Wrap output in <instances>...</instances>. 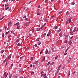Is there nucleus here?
Segmentation results:
<instances>
[{"instance_id":"f257e3e1","label":"nucleus","mask_w":78,"mask_h":78,"mask_svg":"<svg viewBox=\"0 0 78 78\" xmlns=\"http://www.w3.org/2000/svg\"><path fill=\"white\" fill-rule=\"evenodd\" d=\"M43 73H44V72L42 71L41 73V77H42V76L44 77V76H46V74H43Z\"/></svg>"},{"instance_id":"f03ea898","label":"nucleus","mask_w":78,"mask_h":78,"mask_svg":"<svg viewBox=\"0 0 78 78\" xmlns=\"http://www.w3.org/2000/svg\"><path fill=\"white\" fill-rule=\"evenodd\" d=\"M72 40H70L68 42V43L69 44V45H70L72 43V42H71Z\"/></svg>"},{"instance_id":"7ed1b4c3","label":"nucleus","mask_w":78,"mask_h":78,"mask_svg":"<svg viewBox=\"0 0 78 78\" xmlns=\"http://www.w3.org/2000/svg\"><path fill=\"white\" fill-rule=\"evenodd\" d=\"M19 24H20V23L19 22H18L16 23V24H15L14 25L15 26L16 25V26H18Z\"/></svg>"},{"instance_id":"20e7f679","label":"nucleus","mask_w":78,"mask_h":78,"mask_svg":"<svg viewBox=\"0 0 78 78\" xmlns=\"http://www.w3.org/2000/svg\"><path fill=\"white\" fill-rule=\"evenodd\" d=\"M12 55L10 54L9 56H8V59L9 60L10 59H11V56Z\"/></svg>"},{"instance_id":"39448f33","label":"nucleus","mask_w":78,"mask_h":78,"mask_svg":"<svg viewBox=\"0 0 78 78\" xmlns=\"http://www.w3.org/2000/svg\"><path fill=\"white\" fill-rule=\"evenodd\" d=\"M64 36L65 37V39H67L68 37V35H67L65 34L64 35Z\"/></svg>"},{"instance_id":"423d86ee","label":"nucleus","mask_w":78,"mask_h":78,"mask_svg":"<svg viewBox=\"0 0 78 78\" xmlns=\"http://www.w3.org/2000/svg\"><path fill=\"white\" fill-rule=\"evenodd\" d=\"M61 67V65H60L58 67V71H59V70H60V68Z\"/></svg>"},{"instance_id":"0eeeda50","label":"nucleus","mask_w":78,"mask_h":78,"mask_svg":"<svg viewBox=\"0 0 78 78\" xmlns=\"http://www.w3.org/2000/svg\"><path fill=\"white\" fill-rule=\"evenodd\" d=\"M50 34H51V33L48 32L47 34V36L48 37L49 36H50Z\"/></svg>"},{"instance_id":"6e6552de","label":"nucleus","mask_w":78,"mask_h":78,"mask_svg":"<svg viewBox=\"0 0 78 78\" xmlns=\"http://www.w3.org/2000/svg\"><path fill=\"white\" fill-rule=\"evenodd\" d=\"M31 30L33 32H34V29L33 27H32L31 28Z\"/></svg>"},{"instance_id":"1a4fd4ad","label":"nucleus","mask_w":78,"mask_h":78,"mask_svg":"<svg viewBox=\"0 0 78 78\" xmlns=\"http://www.w3.org/2000/svg\"><path fill=\"white\" fill-rule=\"evenodd\" d=\"M19 41H20V39L19 38H18L16 41V42H19Z\"/></svg>"},{"instance_id":"9d476101","label":"nucleus","mask_w":78,"mask_h":78,"mask_svg":"<svg viewBox=\"0 0 78 78\" xmlns=\"http://www.w3.org/2000/svg\"><path fill=\"white\" fill-rule=\"evenodd\" d=\"M48 49H46L45 52L46 55L47 54V53H48Z\"/></svg>"},{"instance_id":"9b49d317","label":"nucleus","mask_w":78,"mask_h":78,"mask_svg":"<svg viewBox=\"0 0 78 78\" xmlns=\"http://www.w3.org/2000/svg\"><path fill=\"white\" fill-rule=\"evenodd\" d=\"M41 30V28H38L37 29V31H39L40 30Z\"/></svg>"},{"instance_id":"f8f14e48","label":"nucleus","mask_w":78,"mask_h":78,"mask_svg":"<svg viewBox=\"0 0 78 78\" xmlns=\"http://www.w3.org/2000/svg\"><path fill=\"white\" fill-rule=\"evenodd\" d=\"M11 25V22H10L8 24V26H10V25Z\"/></svg>"},{"instance_id":"ddd939ff","label":"nucleus","mask_w":78,"mask_h":78,"mask_svg":"<svg viewBox=\"0 0 78 78\" xmlns=\"http://www.w3.org/2000/svg\"><path fill=\"white\" fill-rule=\"evenodd\" d=\"M34 72H31L30 75H34Z\"/></svg>"},{"instance_id":"4468645a","label":"nucleus","mask_w":78,"mask_h":78,"mask_svg":"<svg viewBox=\"0 0 78 78\" xmlns=\"http://www.w3.org/2000/svg\"><path fill=\"white\" fill-rule=\"evenodd\" d=\"M39 39H40V38L38 37L37 39V41H39Z\"/></svg>"},{"instance_id":"2eb2a0df","label":"nucleus","mask_w":78,"mask_h":78,"mask_svg":"<svg viewBox=\"0 0 78 78\" xmlns=\"http://www.w3.org/2000/svg\"><path fill=\"white\" fill-rule=\"evenodd\" d=\"M27 25H28V24H27V23H25L24 24V26H25V27H27Z\"/></svg>"},{"instance_id":"dca6fc26","label":"nucleus","mask_w":78,"mask_h":78,"mask_svg":"<svg viewBox=\"0 0 78 78\" xmlns=\"http://www.w3.org/2000/svg\"><path fill=\"white\" fill-rule=\"evenodd\" d=\"M17 30H19V29H20V26H17Z\"/></svg>"},{"instance_id":"f3484780","label":"nucleus","mask_w":78,"mask_h":78,"mask_svg":"<svg viewBox=\"0 0 78 78\" xmlns=\"http://www.w3.org/2000/svg\"><path fill=\"white\" fill-rule=\"evenodd\" d=\"M37 63H38V61H36L35 62L34 64H35L37 65Z\"/></svg>"},{"instance_id":"a211bd4d","label":"nucleus","mask_w":78,"mask_h":78,"mask_svg":"<svg viewBox=\"0 0 78 78\" xmlns=\"http://www.w3.org/2000/svg\"><path fill=\"white\" fill-rule=\"evenodd\" d=\"M51 51H49L48 52V54H49V55H50V54H51Z\"/></svg>"},{"instance_id":"6ab92c4d","label":"nucleus","mask_w":78,"mask_h":78,"mask_svg":"<svg viewBox=\"0 0 78 78\" xmlns=\"http://www.w3.org/2000/svg\"><path fill=\"white\" fill-rule=\"evenodd\" d=\"M41 44V42H39L38 43V45H40V44Z\"/></svg>"},{"instance_id":"aec40b11","label":"nucleus","mask_w":78,"mask_h":78,"mask_svg":"<svg viewBox=\"0 0 78 78\" xmlns=\"http://www.w3.org/2000/svg\"><path fill=\"white\" fill-rule=\"evenodd\" d=\"M30 60H31V61H33V57H31Z\"/></svg>"},{"instance_id":"412c9836","label":"nucleus","mask_w":78,"mask_h":78,"mask_svg":"<svg viewBox=\"0 0 78 78\" xmlns=\"http://www.w3.org/2000/svg\"><path fill=\"white\" fill-rule=\"evenodd\" d=\"M68 42L67 40H66L64 41V43H66V44H67Z\"/></svg>"},{"instance_id":"4be33fe9","label":"nucleus","mask_w":78,"mask_h":78,"mask_svg":"<svg viewBox=\"0 0 78 78\" xmlns=\"http://www.w3.org/2000/svg\"><path fill=\"white\" fill-rule=\"evenodd\" d=\"M3 76H4V77H5L6 76V72H5L4 73V74L3 75Z\"/></svg>"},{"instance_id":"5701e85b","label":"nucleus","mask_w":78,"mask_h":78,"mask_svg":"<svg viewBox=\"0 0 78 78\" xmlns=\"http://www.w3.org/2000/svg\"><path fill=\"white\" fill-rule=\"evenodd\" d=\"M5 18V16H3L2 17V18H0V20H2V19H3V18Z\"/></svg>"},{"instance_id":"b1692460","label":"nucleus","mask_w":78,"mask_h":78,"mask_svg":"<svg viewBox=\"0 0 78 78\" xmlns=\"http://www.w3.org/2000/svg\"><path fill=\"white\" fill-rule=\"evenodd\" d=\"M45 35H46V34H44L43 35V37H45Z\"/></svg>"},{"instance_id":"393cba45","label":"nucleus","mask_w":78,"mask_h":78,"mask_svg":"<svg viewBox=\"0 0 78 78\" xmlns=\"http://www.w3.org/2000/svg\"><path fill=\"white\" fill-rule=\"evenodd\" d=\"M9 7H7L6 8H5V9H6V10H7V9H9Z\"/></svg>"},{"instance_id":"a878e982","label":"nucleus","mask_w":78,"mask_h":78,"mask_svg":"<svg viewBox=\"0 0 78 78\" xmlns=\"http://www.w3.org/2000/svg\"><path fill=\"white\" fill-rule=\"evenodd\" d=\"M70 71H69V72L68 75V76H69L70 75Z\"/></svg>"},{"instance_id":"bb28decb","label":"nucleus","mask_w":78,"mask_h":78,"mask_svg":"<svg viewBox=\"0 0 78 78\" xmlns=\"http://www.w3.org/2000/svg\"><path fill=\"white\" fill-rule=\"evenodd\" d=\"M45 61V57H44L42 61Z\"/></svg>"},{"instance_id":"cd10ccee","label":"nucleus","mask_w":78,"mask_h":78,"mask_svg":"<svg viewBox=\"0 0 78 78\" xmlns=\"http://www.w3.org/2000/svg\"><path fill=\"white\" fill-rule=\"evenodd\" d=\"M37 15H41V13H39V12H38L37 13Z\"/></svg>"},{"instance_id":"c85d7f7f","label":"nucleus","mask_w":78,"mask_h":78,"mask_svg":"<svg viewBox=\"0 0 78 78\" xmlns=\"http://www.w3.org/2000/svg\"><path fill=\"white\" fill-rule=\"evenodd\" d=\"M9 31H8V32H6L5 33V35H7V34H8V33H9Z\"/></svg>"},{"instance_id":"c756f323","label":"nucleus","mask_w":78,"mask_h":78,"mask_svg":"<svg viewBox=\"0 0 78 78\" xmlns=\"http://www.w3.org/2000/svg\"><path fill=\"white\" fill-rule=\"evenodd\" d=\"M58 55H57L56 57H55V59L56 60V59H57V58H58Z\"/></svg>"},{"instance_id":"7c9ffc66","label":"nucleus","mask_w":78,"mask_h":78,"mask_svg":"<svg viewBox=\"0 0 78 78\" xmlns=\"http://www.w3.org/2000/svg\"><path fill=\"white\" fill-rule=\"evenodd\" d=\"M13 63L11 65V68H12V66H13Z\"/></svg>"},{"instance_id":"2f4dec72","label":"nucleus","mask_w":78,"mask_h":78,"mask_svg":"<svg viewBox=\"0 0 78 78\" xmlns=\"http://www.w3.org/2000/svg\"><path fill=\"white\" fill-rule=\"evenodd\" d=\"M12 76V75H10L9 76V78H11V77Z\"/></svg>"},{"instance_id":"473e14b6","label":"nucleus","mask_w":78,"mask_h":78,"mask_svg":"<svg viewBox=\"0 0 78 78\" xmlns=\"http://www.w3.org/2000/svg\"><path fill=\"white\" fill-rule=\"evenodd\" d=\"M37 7L38 8H40V5H38Z\"/></svg>"},{"instance_id":"72a5a7b5","label":"nucleus","mask_w":78,"mask_h":78,"mask_svg":"<svg viewBox=\"0 0 78 78\" xmlns=\"http://www.w3.org/2000/svg\"><path fill=\"white\" fill-rule=\"evenodd\" d=\"M53 17H54V15H53L51 16V19Z\"/></svg>"},{"instance_id":"f704fd0d","label":"nucleus","mask_w":78,"mask_h":78,"mask_svg":"<svg viewBox=\"0 0 78 78\" xmlns=\"http://www.w3.org/2000/svg\"><path fill=\"white\" fill-rule=\"evenodd\" d=\"M42 51H43V50H41V52H40V54L41 55L42 54Z\"/></svg>"},{"instance_id":"c9c22d12","label":"nucleus","mask_w":78,"mask_h":78,"mask_svg":"<svg viewBox=\"0 0 78 78\" xmlns=\"http://www.w3.org/2000/svg\"><path fill=\"white\" fill-rule=\"evenodd\" d=\"M68 22H69V20H67L66 21V24H67V23H68Z\"/></svg>"},{"instance_id":"e433bc0d","label":"nucleus","mask_w":78,"mask_h":78,"mask_svg":"<svg viewBox=\"0 0 78 78\" xmlns=\"http://www.w3.org/2000/svg\"><path fill=\"white\" fill-rule=\"evenodd\" d=\"M66 15H67V16H69V12H66Z\"/></svg>"},{"instance_id":"4c0bfd02","label":"nucleus","mask_w":78,"mask_h":78,"mask_svg":"<svg viewBox=\"0 0 78 78\" xmlns=\"http://www.w3.org/2000/svg\"><path fill=\"white\" fill-rule=\"evenodd\" d=\"M17 45L18 46H19V47H20V43H18V44H17Z\"/></svg>"},{"instance_id":"58836bf2","label":"nucleus","mask_w":78,"mask_h":78,"mask_svg":"<svg viewBox=\"0 0 78 78\" xmlns=\"http://www.w3.org/2000/svg\"><path fill=\"white\" fill-rule=\"evenodd\" d=\"M26 17H27V16H24L23 17V18L24 19L26 18Z\"/></svg>"},{"instance_id":"ea45409f","label":"nucleus","mask_w":78,"mask_h":78,"mask_svg":"<svg viewBox=\"0 0 78 78\" xmlns=\"http://www.w3.org/2000/svg\"><path fill=\"white\" fill-rule=\"evenodd\" d=\"M50 64V62H49L48 63V65H49Z\"/></svg>"},{"instance_id":"a19ab883","label":"nucleus","mask_w":78,"mask_h":78,"mask_svg":"<svg viewBox=\"0 0 78 78\" xmlns=\"http://www.w3.org/2000/svg\"><path fill=\"white\" fill-rule=\"evenodd\" d=\"M75 5V3L74 2H73L72 4V5Z\"/></svg>"},{"instance_id":"79ce46f5","label":"nucleus","mask_w":78,"mask_h":78,"mask_svg":"<svg viewBox=\"0 0 78 78\" xmlns=\"http://www.w3.org/2000/svg\"><path fill=\"white\" fill-rule=\"evenodd\" d=\"M62 12L61 11V12H59L58 13V14H61V13H62Z\"/></svg>"},{"instance_id":"37998d69","label":"nucleus","mask_w":78,"mask_h":78,"mask_svg":"<svg viewBox=\"0 0 78 78\" xmlns=\"http://www.w3.org/2000/svg\"><path fill=\"white\" fill-rule=\"evenodd\" d=\"M2 37H5V34H4L2 35Z\"/></svg>"},{"instance_id":"c03bdc74","label":"nucleus","mask_w":78,"mask_h":78,"mask_svg":"<svg viewBox=\"0 0 78 78\" xmlns=\"http://www.w3.org/2000/svg\"><path fill=\"white\" fill-rule=\"evenodd\" d=\"M71 19H72V17H71L69 18V20H71Z\"/></svg>"},{"instance_id":"a18cd8bd","label":"nucleus","mask_w":78,"mask_h":78,"mask_svg":"<svg viewBox=\"0 0 78 78\" xmlns=\"http://www.w3.org/2000/svg\"><path fill=\"white\" fill-rule=\"evenodd\" d=\"M73 36H72V37H71L70 38V39H72V38H73Z\"/></svg>"},{"instance_id":"49530a36","label":"nucleus","mask_w":78,"mask_h":78,"mask_svg":"<svg viewBox=\"0 0 78 78\" xmlns=\"http://www.w3.org/2000/svg\"><path fill=\"white\" fill-rule=\"evenodd\" d=\"M58 41H57V42H56L55 43V44H56H56H58Z\"/></svg>"},{"instance_id":"de8ad7c7","label":"nucleus","mask_w":78,"mask_h":78,"mask_svg":"<svg viewBox=\"0 0 78 78\" xmlns=\"http://www.w3.org/2000/svg\"><path fill=\"white\" fill-rule=\"evenodd\" d=\"M8 73H7L6 76H5V78H6V77H7V76H8Z\"/></svg>"},{"instance_id":"09e8293b","label":"nucleus","mask_w":78,"mask_h":78,"mask_svg":"<svg viewBox=\"0 0 78 78\" xmlns=\"http://www.w3.org/2000/svg\"><path fill=\"white\" fill-rule=\"evenodd\" d=\"M75 31H76V30H73V33H74V32H75Z\"/></svg>"},{"instance_id":"8fccbe9b","label":"nucleus","mask_w":78,"mask_h":78,"mask_svg":"<svg viewBox=\"0 0 78 78\" xmlns=\"http://www.w3.org/2000/svg\"><path fill=\"white\" fill-rule=\"evenodd\" d=\"M46 25V23H45L44 25H43V27H44V26H45V25Z\"/></svg>"},{"instance_id":"3c124183","label":"nucleus","mask_w":78,"mask_h":78,"mask_svg":"<svg viewBox=\"0 0 78 78\" xmlns=\"http://www.w3.org/2000/svg\"><path fill=\"white\" fill-rule=\"evenodd\" d=\"M55 30H56V29H57V27H55Z\"/></svg>"},{"instance_id":"603ef678","label":"nucleus","mask_w":78,"mask_h":78,"mask_svg":"<svg viewBox=\"0 0 78 78\" xmlns=\"http://www.w3.org/2000/svg\"><path fill=\"white\" fill-rule=\"evenodd\" d=\"M28 18H26L25 19V20H28Z\"/></svg>"},{"instance_id":"864d4df0","label":"nucleus","mask_w":78,"mask_h":78,"mask_svg":"<svg viewBox=\"0 0 78 78\" xmlns=\"http://www.w3.org/2000/svg\"><path fill=\"white\" fill-rule=\"evenodd\" d=\"M28 9H29L27 8V9H26V11H28Z\"/></svg>"},{"instance_id":"5fc2aeb1","label":"nucleus","mask_w":78,"mask_h":78,"mask_svg":"<svg viewBox=\"0 0 78 78\" xmlns=\"http://www.w3.org/2000/svg\"><path fill=\"white\" fill-rule=\"evenodd\" d=\"M35 66L36 65H33V67H35Z\"/></svg>"},{"instance_id":"6e6d98bb","label":"nucleus","mask_w":78,"mask_h":78,"mask_svg":"<svg viewBox=\"0 0 78 78\" xmlns=\"http://www.w3.org/2000/svg\"><path fill=\"white\" fill-rule=\"evenodd\" d=\"M4 6H5V4H3L2 5V7H4Z\"/></svg>"},{"instance_id":"4d7b16f0","label":"nucleus","mask_w":78,"mask_h":78,"mask_svg":"<svg viewBox=\"0 0 78 78\" xmlns=\"http://www.w3.org/2000/svg\"><path fill=\"white\" fill-rule=\"evenodd\" d=\"M48 19H45L44 20V21H47V20H48Z\"/></svg>"},{"instance_id":"13d9d810","label":"nucleus","mask_w":78,"mask_h":78,"mask_svg":"<svg viewBox=\"0 0 78 78\" xmlns=\"http://www.w3.org/2000/svg\"><path fill=\"white\" fill-rule=\"evenodd\" d=\"M58 20V17H57V19L55 20H56V21H57V20Z\"/></svg>"},{"instance_id":"bf43d9fd","label":"nucleus","mask_w":78,"mask_h":78,"mask_svg":"<svg viewBox=\"0 0 78 78\" xmlns=\"http://www.w3.org/2000/svg\"><path fill=\"white\" fill-rule=\"evenodd\" d=\"M69 20V23H70V22H71V20Z\"/></svg>"},{"instance_id":"052dcab7","label":"nucleus","mask_w":78,"mask_h":78,"mask_svg":"<svg viewBox=\"0 0 78 78\" xmlns=\"http://www.w3.org/2000/svg\"><path fill=\"white\" fill-rule=\"evenodd\" d=\"M20 37V34H19L18 36V37L19 38Z\"/></svg>"},{"instance_id":"680f3d73","label":"nucleus","mask_w":78,"mask_h":78,"mask_svg":"<svg viewBox=\"0 0 78 78\" xmlns=\"http://www.w3.org/2000/svg\"><path fill=\"white\" fill-rule=\"evenodd\" d=\"M65 47V46H63L62 48H64Z\"/></svg>"},{"instance_id":"e2e57ef3","label":"nucleus","mask_w":78,"mask_h":78,"mask_svg":"<svg viewBox=\"0 0 78 78\" xmlns=\"http://www.w3.org/2000/svg\"><path fill=\"white\" fill-rule=\"evenodd\" d=\"M6 6H7V5H6V4H5V8H6Z\"/></svg>"},{"instance_id":"0e129e2a","label":"nucleus","mask_w":78,"mask_h":78,"mask_svg":"<svg viewBox=\"0 0 78 78\" xmlns=\"http://www.w3.org/2000/svg\"><path fill=\"white\" fill-rule=\"evenodd\" d=\"M4 28H5V30H6V27L5 26L4 27Z\"/></svg>"},{"instance_id":"69168bd1","label":"nucleus","mask_w":78,"mask_h":78,"mask_svg":"<svg viewBox=\"0 0 78 78\" xmlns=\"http://www.w3.org/2000/svg\"><path fill=\"white\" fill-rule=\"evenodd\" d=\"M61 30V29H60L58 30V32H59Z\"/></svg>"},{"instance_id":"338daca9","label":"nucleus","mask_w":78,"mask_h":78,"mask_svg":"<svg viewBox=\"0 0 78 78\" xmlns=\"http://www.w3.org/2000/svg\"><path fill=\"white\" fill-rule=\"evenodd\" d=\"M76 27H75L73 30H76Z\"/></svg>"},{"instance_id":"774afa93","label":"nucleus","mask_w":78,"mask_h":78,"mask_svg":"<svg viewBox=\"0 0 78 78\" xmlns=\"http://www.w3.org/2000/svg\"><path fill=\"white\" fill-rule=\"evenodd\" d=\"M11 37V35H9V36L8 37V38H9V37Z\"/></svg>"}]
</instances>
